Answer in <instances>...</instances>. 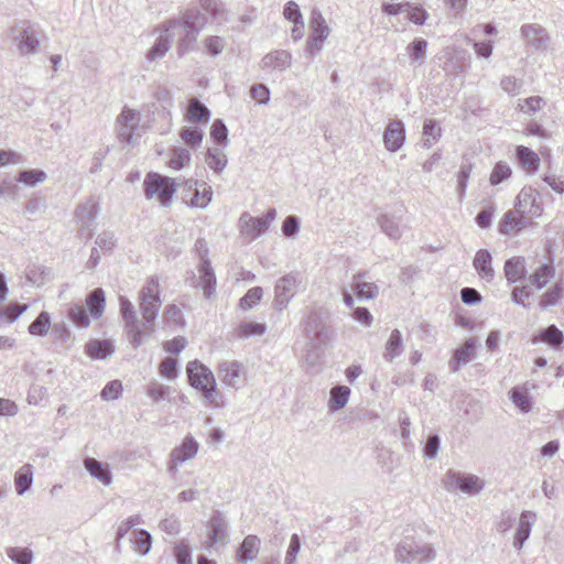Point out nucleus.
Segmentation results:
<instances>
[{
	"mask_svg": "<svg viewBox=\"0 0 564 564\" xmlns=\"http://www.w3.org/2000/svg\"><path fill=\"white\" fill-rule=\"evenodd\" d=\"M205 22L204 14L196 9H191L185 11L181 18L170 20L162 25L172 39L178 37L177 53L180 57L192 50Z\"/></svg>",
	"mask_w": 564,
	"mask_h": 564,
	"instance_id": "f257e3e1",
	"label": "nucleus"
},
{
	"mask_svg": "<svg viewBox=\"0 0 564 564\" xmlns=\"http://www.w3.org/2000/svg\"><path fill=\"white\" fill-rule=\"evenodd\" d=\"M161 290L158 276H151L141 288L138 296L139 308L142 315V327L144 335L154 332V324L161 307Z\"/></svg>",
	"mask_w": 564,
	"mask_h": 564,
	"instance_id": "f03ea898",
	"label": "nucleus"
},
{
	"mask_svg": "<svg viewBox=\"0 0 564 564\" xmlns=\"http://www.w3.org/2000/svg\"><path fill=\"white\" fill-rule=\"evenodd\" d=\"M9 36L22 56H30L37 53L40 46L39 31L30 21H20L9 31Z\"/></svg>",
	"mask_w": 564,
	"mask_h": 564,
	"instance_id": "7ed1b4c3",
	"label": "nucleus"
},
{
	"mask_svg": "<svg viewBox=\"0 0 564 564\" xmlns=\"http://www.w3.org/2000/svg\"><path fill=\"white\" fill-rule=\"evenodd\" d=\"M436 550L426 542H403L395 549V558L405 564H427L436 558Z\"/></svg>",
	"mask_w": 564,
	"mask_h": 564,
	"instance_id": "20e7f679",
	"label": "nucleus"
},
{
	"mask_svg": "<svg viewBox=\"0 0 564 564\" xmlns=\"http://www.w3.org/2000/svg\"><path fill=\"white\" fill-rule=\"evenodd\" d=\"M275 218V208H269L262 217H253L245 212L238 221L240 235L248 241H253L269 229Z\"/></svg>",
	"mask_w": 564,
	"mask_h": 564,
	"instance_id": "39448f33",
	"label": "nucleus"
},
{
	"mask_svg": "<svg viewBox=\"0 0 564 564\" xmlns=\"http://www.w3.org/2000/svg\"><path fill=\"white\" fill-rule=\"evenodd\" d=\"M143 186L147 198L155 197L163 206L170 204L175 193L173 180L158 173H149L145 176Z\"/></svg>",
	"mask_w": 564,
	"mask_h": 564,
	"instance_id": "423d86ee",
	"label": "nucleus"
},
{
	"mask_svg": "<svg viewBox=\"0 0 564 564\" xmlns=\"http://www.w3.org/2000/svg\"><path fill=\"white\" fill-rule=\"evenodd\" d=\"M442 482L443 487L449 492L459 489L462 492L469 495L478 494L484 489L485 486L484 480L478 476L471 474H462L455 470H448L445 474Z\"/></svg>",
	"mask_w": 564,
	"mask_h": 564,
	"instance_id": "0eeeda50",
	"label": "nucleus"
},
{
	"mask_svg": "<svg viewBox=\"0 0 564 564\" xmlns=\"http://www.w3.org/2000/svg\"><path fill=\"white\" fill-rule=\"evenodd\" d=\"M120 312L129 343L134 348L140 347L144 336L142 322L138 319L134 307L130 300L124 296H120Z\"/></svg>",
	"mask_w": 564,
	"mask_h": 564,
	"instance_id": "6e6552de",
	"label": "nucleus"
},
{
	"mask_svg": "<svg viewBox=\"0 0 564 564\" xmlns=\"http://www.w3.org/2000/svg\"><path fill=\"white\" fill-rule=\"evenodd\" d=\"M514 213L529 220L540 217L543 213L540 193L532 187H523L516 198Z\"/></svg>",
	"mask_w": 564,
	"mask_h": 564,
	"instance_id": "1a4fd4ad",
	"label": "nucleus"
},
{
	"mask_svg": "<svg viewBox=\"0 0 564 564\" xmlns=\"http://www.w3.org/2000/svg\"><path fill=\"white\" fill-rule=\"evenodd\" d=\"M199 449L198 442L194 438L193 435L187 434L182 443L174 447L170 455L169 460L166 463L167 471L171 475H175L178 471V466L187 460L193 459Z\"/></svg>",
	"mask_w": 564,
	"mask_h": 564,
	"instance_id": "9d476101",
	"label": "nucleus"
},
{
	"mask_svg": "<svg viewBox=\"0 0 564 564\" xmlns=\"http://www.w3.org/2000/svg\"><path fill=\"white\" fill-rule=\"evenodd\" d=\"M141 113L134 109L124 107L117 117L118 135L121 141L130 144L134 137L141 135Z\"/></svg>",
	"mask_w": 564,
	"mask_h": 564,
	"instance_id": "9b49d317",
	"label": "nucleus"
},
{
	"mask_svg": "<svg viewBox=\"0 0 564 564\" xmlns=\"http://www.w3.org/2000/svg\"><path fill=\"white\" fill-rule=\"evenodd\" d=\"M312 33L306 45V54L314 56L323 46V43L330 34V28L327 25L319 11H313L310 20Z\"/></svg>",
	"mask_w": 564,
	"mask_h": 564,
	"instance_id": "f8f14e48",
	"label": "nucleus"
},
{
	"mask_svg": "<svg viewBox=\"0 0 564 564\" xmlns=\"http://www.w3.org/2000/svg\"><path fill=\"white\" fill-rule=\"evenodd\" d=\"M301 283L299 273L291 272L280 278L274 286V305L278 310L286 308L290 301L296 293V289Z\"/></svg>",
	"mask_w": 564,
	"mask_h": 564,
	"instance_id": "ddd939ff",
	"label": "nucleus"
},
{
	"mask_svg": "<svg viewBox=\"0 0 564 564\" xmlns=\"http://www.w3.org/2000/svg\"><path fill=\"white\" fill-rule=\"evenodd\" d=\"M217 375L226 387L238 389L245 383L246 369L237 360H225L218 365Z\"/></svg>",
	"mask_w": 564,
	"mask_h": 564,
	"instance_id": "4468645a",
	"label": "nucleus"
},
{
	"mask_svg": "<svg viewBox=\"0 0 564 564\" xmlns=\"http://www.w3.org/2000/svg\"><path fill=\"white\" fill-rule=\"evenodd\" d=\"M186 371L191 386L197 390L214 384L216 381L212 370L198 360L188 362Z\"/></svg>",
	"mask_w": 564,
	"mask_h": 564,
	"instance_id": "2eb2a0df",
	"label": "nucleus"
},
{
	"mask_svg": "<svg viewBox=\"0 0 564 564\" xmlns=\"http://www.w3.org/2000/svg\"><path fill=\"white\" fill-rule=\"evenodd\" d=\"M208 540L207 546L210 547L215 544H227L229 542L228 538V523L223 513L216 512L214 513L208 521Z\"/></svg>",
	"mask_w": 564,
	"mask_h": 564,
	"instance_id": "dca6fc26",
	"label": "nucleus"
},
{
	"mask_svg": "<svg viewBox=\"0 0 564 564\" xmlns=\"http://www.w3.org/2000/svg\"><path fill=\"white\" fill-rule=\"evenodd\" d=\"M405 141L404 124L400 120H392L388 123L383 132V143L388 151L397 152Z\"/></svg>",
	"mask_w": 564,
	"mask_h": 564,
	"instance_id": "f3484780",
	"label": "nucleus"
},
{
	"mask_svg": "<svg viewBox=\"0 0 564 564\" xmlns=\"http://www.w3.org/2000/svg\"><path fill=\"white\" fill-rule=\"evenodd\" d=\"M536 521V513L533 511H523L520 514L519 523L513 539V547L517 551L522 550L525 541L531 534L532 527Z\"/></svg>",
	"mask_w": 564,
	"mask_h": 564,
	"instance_id": "a211bd4d",
	"label": "nucleus"
},
{
	"mask_svg": "<svg viewBox=\"0 0 564 564\" xmlns=\"http://www.w3.org/2000/svg\"><path fill=\"white\" fill-rule=\"evenodd\" d=\"M521 34L528 45L534 50L544 51L549 44L545 30L539 24H527L521 28Z\"/></svg>",
	"mask_w": 564,
	"mask_h": 564,
	"instance_id": "6ab92c4d",
	"label": "nucleus"
},
{
	"mask_svg": "<svg viewBox=\"0 0 564 564\" xmlns=\"http://www.w3.org/2000/svg\"><path fill=\"white\" fill-rule=\"evenodd\" d=\"M473 265L481 280L491 282L495 279L492 256L487 249H480L476 252Z\"/></svg>",
	"mask_w": 564,
	"mask_h": 564,
	"instance_id": "aec40b11",
	"label": "nucleus"
},
{
	"mask_svg": "<svg viewBox=\"0 0 564 564\" xmlns=\"http://www.w3.org/2000/svg\"><path fill=\"white\" fill-rule=\"evenodd\" d=\"M476 339L468 338L463 346L458 347L449 360L448 366L453 372H457L462 365L468 364L475 356Z\"/></svg>",
	"mask_w": 564,
	"mask_h": 564,
	"instance_id": "412c9836",
	"label": "nucleus"
},
{
	"mask_svg": "<svg viewBox=\"0 0 564 564\" xmlns=\"http://www.w3.org/2000/svg\"><path fill=\"white\" fill-rule=\"evenodd\" d=\"M377 223L381 230L391 239L398 240L402 236V216L397 214L384 213L377 218Z\"/></svg>",
	"mask_w": 564,
	"mask_h": 564,
	"instance_id": "4be33fe9",
	"label": "nucleus"
},
{
	"mask_svg": "<svg viewBox=\"0 0 564 564\" xmlns=\"http://www.w3.org/2000/svg\"><path fill=\"white\" fill-rule=\"evenodd\" d=\"M516 158L519 165L527 174H534L540 166V156L528 147L518 145L516 148Z\"/></svg>",
	"mask_w": 564,
	"mask_h": 564,
	"instance_id": "5701e85b",
	"label": "nucleus"
},
{
	"mask_svg": "<svg viewBox=\"0 0 564 564\" xmlns=\"http://www.w3.org/2000/svg\"><path fill=\"white\" fill-rule=\"evenodd\" d=\"M532 343H544L553 349H560L564 343V334L555 325H550L533 335Z\"/></svg>",
	"mask_w": 564,
	"mask_h": 564,
	"instance_id": "b1692460",
	"label": "nucleus"
},
{
	"mask_svg": "<svg viewBox=\"0 0 564 564\" xmlns=\"http://www.w3.org/2000/svg\"><path fill=\"white\" fill-rule=\"evenodd\" d=\"M292 63V55L290 52L280 50V51H273L268 53L263 58L261 59V67L263 69L270 68V69H278V70H285L291 66Z\"/></svg>",
	"mask_w": 564,
	"mask_h": 564,
	"instance_id": "393cba45",
	"label": "nucleus"
},
{
	"mask_svg": "<svg viewBox=\"0 0 564 564\" xmlns=\"http://www.w3.org/2000/svg\"><path fill=\"white\" fill-rule=\"evenodd\" d=\"M404 350L402 334L399 329H393L384 344L383 359L392 364Z\"/></svg>",
	"mask_w": 564,
	"mask_h": 564,
	"instance_id": "a878e982",
	"label": "nucleus"
},
{
	"mask_svg": "<svg viewBox=\"0 0 564 564\" xmlns=\"http://www.w3.org/2000/svg\"><path fill=\"white\" fill-rule=\"evenodd\" d=\"M99 213V205L98 202L90 197L85 203L77 206L76 209V217L82 224V228H88L96 219L97 215Z\"/></svg>",
	"mask_w": 564,
	"mask_h": 564,
	"instance_id": "bb28decb",
	"label": "nucleus"
},
{
	"mask_svg": "<svg viewBox=\"0 0 564 564\" xmlns=\"http://www.w3.org/2000/svg\"><path fill=\"white\" fill-rule=\"evenodd\" d=\"M505 275L509 283H517L527 274L525 260L522 257H513L505 263Z\"/></svg>",
	"mask_w": 564,
	"mask_h": 564,
	"instance_id": "cd10ccee",
	"label": "nucleus"
},
{
	"mask_svg": "<svg viewBox=\"0 0 564 564\" xmlns=\"http://www.w3.org/2000/svg\"><path fill=\"white\" fill-rule=\"evenodd\" d=\"M199 284L206 299L210 297L216 288V276L212 268L210 260L199 262Z\"/></svg>",
	"mask_w": 564,
	"mask_h": 564,
	"instance_id": "c85d7f7f",
	"label": "nucleus"
},
{
	"mask_svg": "<svg viewBox=\"0 0 564 564\" xmlns=\"http://www.w3.org/2000/svg\"><path fill=\"white\" fill-rule=\"evenodd\" d=\"M260 543V539L257 535H247L238 550V561L247 563L254 560L259 554Z\"/></svg>",
	"mask_w": 564,
	"mask_h": 564,
	"instance_id": "c756f323",
	"label": "nucleus"
},
{
	"mask_svg": "<svg viewBox=\"0 0 564 564\" xmlns=\"http://www.w3.org/2000/svg\"><path fill=\"white\" fill-rule=\"evenodd\" d=\"M172 40L171 34L165 31V28H162L160 35L147 54V59L154 62L165 56L171 47Z\"/></svg>",
	"mask_w": 564,
	"mask_h": 564,
	"instance_id": "7c9ffc66",
	"label": "nucleus"
},
{
	"mask_svg": "<svg viewBox=\"0 0 564 564\" xmlns=\"http://www.w3.org/2000/svg\"><path fill=\"white\" fill-rule=\"evenodd\" d=\"M85 468L96 479L101 481L105 486H109L112 481L111 473L108 466L95 458H86Z\"/></svg>",
	"mask_w": 564,
	"mask_h": 564,
	"instance_id": "2f4dec72",
	"label": "nucleus"
},
{
	"mask_svg": "<svg viewBox=\"0 0 564 564\" xmlns=\"http://www.w3.org/2000/svg\"><path fill=\"white\" fill-rule=\"evenodd\" d=\"M365 275V273H358L354 276L352 290L359 299L372 300L378 295L379 289L375 283L361 281Z\"/></svg>",
	"mask_w": 564,
	"mask_h": 564,
	"instance_id": "473e14b6",
	"label": "nucleus"
},
{
	"mask_svg": "<svg viewBox=\"0 0 564 564\" xmlns=\"http://www.w3.org/2000/svg\"><path fill=\"white\" fill-rule=\"evenodd\" d=\"M328 400V411L337 412L343 409L349 399L350 389L347 386H336L332 388Z\"/></svg>",
	"mask_w": 564,
	"mask_h": 564,
	"instance_id": "72a5a7b5",
	"label": "nucleus"
},
{
	"mask_svg": "<svg viewBox=\"0 0 564 564\" xmlns=\"http://www.w3.org/2000/svg\"><path fill=\"white\" fill-rule=\"evenodd\" d=\"M85 351L94 359H106L113 354L115 348L109 340H91L86 344Z\"/></svg>",
	"mask_w": 564,
	"mask_h": 564,
	"instance_id": "f704fd0d",
	"label": "nucleus"
},
{
	"mask_svg": "<svg viewBox=\"0 0 564 564\" xmlns=\"http://www.w3.org/2000/svg\"><path fill=\"white\" fill-rule=\"evenodd\" d=\"M33 484L32 465L25 464L15 473L14 485L18 495L25 494Z\"/></svg>",
	"mask_w": 564,
	"mask_h": 564,
	"instance_id": "c9c22d12",
	"label": "nucleus"
},
{
	"mask_svg": "<svg viewBox=\"0 0 564 564\" xmlns=\"http://www.w3.org/2000/svg\"><path fill=\"white\" fill-rule=\"evenodd\" d=\"M205 162L215 173H221L228 163L227 155L219 148H209L206 152Z\"/></svg>",
	"mask_w": 564,
	"mask_h": 564,
	"instance_id": "e433bc0d",
	"label": "nucleus"
},
{
	"mask_svg": "<svg viewBox=\"0 0 564 564\" xmlns=\"http://www.w3.org/2000/svg\"><path fill=\"white\" fill-rule=\"evenodd\" d=\"M529 223L530 220L527 217L520 215L516 216L513 212H508L500 223V232L509 234L513 230H521L527 227Z\"/></svg>",
	"mask_w": 564,
	"mask_h": 564,
	"instance_id": "4c0bfd02",
	"label": "nucleus"
},
{
	"mask_svg": "<svg viewBox=\"0 0 564 564\" xmlns=\"http://www.w3.org/2000/svg\"><path fill=\"white\" fill-rule=\"evenodd\" d=\"M86 304L90 315L94 318H99L105 310V293L101 289H95L86 299Z\"/></svg>",
	"mask_w": 564,
	"mask_h": 564,
	"instance_id": "58836bf2",
	"label": "nucleus"
},
{
	"mask_svg": "<svg viewBox=\"0 0 564 564\" xmlns=\"http://www.w3.org/2000/svg\"><path fill=\"white\" fill-rule=\"evenodd\" d=\"M509 394L511 401L520 411L527 413L532 409L531 397L524 386L512 388Z\"/></svg>",
	"mask_w": 564,
	"mask_h": 564,
	"instance_id": "ea45409f",
	"label": "nucleus"
},
{
	"mask_svg": "<svg viewBox=\"0 0 564 564\" xmlns=\"http://www.w3.org/2000/svg\"><path fill=\"white\" fill-rule=\"evenodd\" d=\"M564 295V288L562 284L556 283L549 291L543 293L539 301V307L541 310H547L550 307L556 306L560 304L561 300Z\"/></svg>",
	"mask_w": 564,
	"mask_h": 564,
	"instance_id": "a19ab883",
	"label": "nucleus"
},
{
	"mask_svg": "<svg viewBox=\"0 0 564 564\" xmlns=\"http://www.w3.org/2000/svg\"><path fill=\"white\" fill-rule=\"evenodd\" d=\"M426 40L419 37L411 42L406 47L411 63L417 65L423 64L426 58Z\"/></svg>",
	"mask_w": 564,
	"mask_h": 564,
	"instance_id": "79ce46f5",
	"label": "nucleus"
},
{
	"mask_svg": "<svg viewBox=\"0 0 564 564\" xmlns=\"http://www.w3.org/2000/svg\"><path fill=\"white\" fill-rule=\"evenodd\" d=\"M51 327V315L43 311L29 325V333L32 336L43 337L47 335Z\"/></svg>",
	"mask_w": 564,
	"mask_h": 564,
	"instance_id": "37998d69",
	"label": "nucleus"
},
{
	"mask_svg": "<svg viewBox=\"0 0 564 564\" xmlns=\"http://www.w3.org/2000/svg\"><path fill=\"white\" fill-rule=\"evenodd\" d=\"M554 276V268L550 264H542L534 273L529 276L532 285L536 289L544 288L549 281Z\"/></svg>",
	"mask_w": 564,
	"mask_h": 564,
	"instance_id": "c03bdc74",
	"label": "nucleus"
},
{
	"mask_svg": "<svg viewBox=\"0 0 564 564\" xmlns=\"http://www.w3.org/2000/svg\"><path fill=\"white\" fill-rule=\"evenodd\" d=\"M199 186L202 188H195L189 205L192 207L206 208L212 200L213 191L206 183H202Z\"/></svg>",
	"mask_w": 564,
	"mask_h": 564,
	"instance_id": "a18cd8bd",
	"label": "nucleus"
},
{
	"mask_svg": "<svg viewBox=\"0 0 564 564\" xmlns=\"http://www.w3.org/2000/svg\"><path fill=\"white\" fill-rule=\"evenodd\" d=\"M187 116L191 121H208L210 111L198 99L193 98L189 100Z\"/></svg>",
	"mask_w": 564,
	"mask_h": 564,
	"instance_id": "49530a36",
	"label": "nucleus"
},
{
	"mask_svg": "<svg viewBox=\"0 0 564 564\" xmlns=\"http://www.w3.org/2000/svg\"><path fill=\"white\" fill-rule=\"evenodd\" d=\"M191 161V153L185 148H174L171 151L170 159L167 161L169 167L172 170H181L187 165Z\"/></svg>",
	"mask_w": 564,
	"mask_h": 564,
	"instance_id": "de8ad7c7",
	"label": "nucleus"
},
{
	"mask_svg": "<svg viewBox=\"0 0 564 564\" xmlns=\"http://www.w3.org/2000/svg\"><path fill=\"white\" fill-rule=\"evenodd\" d=\"M511 175V166L505 161H499L495 164L490 173L489 183L492 186L499 185L503 181L508 180Z\"/></svg>",
	"mask_w": 564,
	"mask_h": 564,
	"instance_id": "09e8293b",
	"label": "nucleus"
},
{
	"mask_svg": "<svg viewBox=\"0 0 564 564\" xmlns=\"http://www.w3.org/2000/svg\"><path fill=\"white\" fill-rule=\"evenodd\" d=\"M442 130L435 120L426 119L423 126V144L430 149L441 138Z\"/></svg>",
	"mask_w": 564,
	"mask_h": 564,
	"instance_id": "8fccbe9b",
	"label": "nucleus"
},
{
	"mask_svg": "<svg viewBox=\"0 0 564 564\" xmlns=\"http://www.w3.org/2000/svg\"><path fill=\"white\" fill-rule=\"evenodd\" d=\"M141 523V518L138 514L131 516L124 521H122L117 529L116 532V546L115 550L120 553L121 552V540L127 535V533L135 525Z\"/></svg>",
	"mask_w": 564,
	"mask_h": 564,
	"instance_id": "3c124183",
	"label": "nucleus"
},
{
	"mask_svg": "<svg viewBox=\"0 0 564 564\" xmlns=\"http://www.w3.org/2000/svg\"><path fill=\"white\" fill-rule=\"evenodd\" d=\"M7 556L13 561L15 564H32L33 563V552L28 547H18L11 546L8 547Z\"/></svg>",
	"mask_w": 564,
	"mask_h": 564,
	"instance_id": "603ef678",
	"label": "nucleus"
},
{
	"mask_svg": "<svg viewBox=\"0 0 564 564\" xmlns=\"http://www.w3.org/2000/svg\"><path fill=\"white\" fill-rule=\"evenodd\" d=\"M132 543L134 545L135 552H138L140 555H147L151 550V534L145 530H139L134 532Z\"/></svg>",
	"mask_w": 564,
	"mask_h": 564,
	"instance_id": "864d4df0",
	"label": "nucleus"
},
{
	"mask_svg": "<svg viewBox=\"0 0 564 564\" xmlns=\"http://www.w3.org/2000/svg\"><path fill=\"white\" fill-rule=\"evenodd\" d=\"M545 105L546 100L544 98L540 96H532L523 100H520L517 106V109L527 115H533L543 109Z\"/></svg>",
	"mask_w": 564,
	"mask_h": 564,
	"instance_id": "5fc2aeb1",
	"label": "nucleus"
},
{
	"mask_svg": "<svg viewBox=\"0 0 564 564\" xmlns=\"http://www.w3.org/2000/svg\"><path fill=\"white\" fill-rule=\"evenodd\" d=\"M199 391L202 392L204 401L207 404H209L214 408H223L225 405L224 395L217 389L216 382L208 387H203V389Z\"/></svg>",
	"mask_w": 564,
	"mask_h": 564,
	"instance_id": "6e6d98bb",
	"label": "nucleus"
},
{
	"mask_svg": "<svg viewBox=\"0 0 564 564\" xmlns=\"http://www.w3.org/2000/svg\"><path fill=\"white\" fill-rule=\"evenodd\" d=\"M199 391L202 392L204 401L207 404H209L214 408H223L225 405L224 395L217 389L216 382L208 387H203V389Z\"/></svg>",
	"mask_w": 564,
	"mask_h": 564,
	"instance_id": "4d7b16f0",
	"label": "nucleus"
},
{
	"mask_svg": "<svg viewBox=\"0 0 564 564\" xmlns=\"http://www.w3.org/2000/svg\"><path fill=\"white\" fill-rule=\"evenodd\" d=\"M265 325L256 322H242L238 327V336L240 338H249L251 336H261L265 333Z\"/></svg>",
	"mask_w": 564,
	"mask_h": 564,
	"instance_id": "13d9d810",
	"label": "nucleus"
},
{
	"mask_svg": "<svg viewBox=\"0 0 564 564\" xmlns=\"http://www.w3.org/2000/svg\"><path fill=\"white\" fill-rule=\"evenodd\" d=\"M46 180V173L42 170H24L19 173L18 181L26 186H35Z\"/></svg>",
	"mask_w": 564,
	"mask_h": 564,
	"instance_id": "bf43d9fd",
	"label": "nucleus"
},
{
	"mask_svg": "<svg viewBox=\"0 0 564 564\" xmlns=\"http://www.w3.org/2000/svg\"><path fill=\"white\" fill-rule=\"evenodd\" d=\"M67 316L78 327H87L90 324L89 316L82 305L74 304L69 306Z\"/></svg>",
	"mask_w": 564,
	"mask_h": 564,
	"instance_id": "052dcab7",
	"label": "nucleus"
},
{
	"mask_svg": "<svg viewBox=\"0 0 564 564\" xmlns=\"http://www.w3.org/2000/svg\"><path fill=\"white\" fill-rule=\"evenodd\" d=\"M203 9L218 21L227 20L224 4L220 0H200Z\"/></svg>",
	"mask_w": 564,
	"mask_h": 564,
	"instance_id": "680f3d73",
	"label": "nucleus"
},
{
	"mask_svg": "<svg viewBox=\"0 0 564 564\" xmlns=\"http://www.w3.org/2000/svg\"><path fill=\"white\" fill-rule=\"evenodd\" d=\"M473 165L470 163H463L457 173V193L459 200L465 197L467 183L471 173Z\"/></svg>",
	"mask_w": 564,
	"mask_h": 564,
	"instance_id": "e2e57ef3",
	"label": "nucleus"
},
{
	"mask_svg": "<svg viewBox=\"0 0 564 564\" xmlns=\"http://www.w3.org/2000/svg\"><path fill=\"white\" fill-rule=\"evenodd\" d=\"M180 135L188 147L196 148L200 144L204 133L198 128H184Z\"/></svg>",
	"mask_w": 564,
	"mask_h": 564,
	"instance_id": "0e129e2a",
	"label": "nucleus"
},
{
	"mask_svg": "<svg viewBox=\"0 0 564 564\" xmlns=\"http://www.w3.org/2000/svg\"><path fill=\"white\" fill-rule=\"evenodd\" d=\"M262 289L254 286L248 290V292L240 300V307L243 311L252 308L262 297Z\"/></svg>",
	"mask_w": 564,
	"mask_h": 564,
	"instance_id": "69168bd1",
	"label": "nucleus"
},
{
	"mask_svg": "<svg viewBox=\"0 0 564 564\" xmlns=\"http://www.w3.org/2000/svg\"><path fill=\"white\" fill-rule=\"evenodd\" d=\"M164 322L173 326H183V315L181 310L175 304H170L165 307L163 314Z\"/></svg>",
	"mask_w": 564,
	"mask_h": 564,
	"instance_id": "338daca9",
	"label": "nucleus"
},
{
	"mask_svg": "<svg viewBox=\"0 0 564 564\" xmlns=\"http://www.w3.org/2000/svg\"><path fill=\"white\" fill-rule=\"evenodd\" d=\"M174 555L176 557L177 564H193L191 549L183 541H180L175 544Z\"/></svg>",
	"mask_w": 564,
	"mask_h": 564,
	"instance_id": "774afa93",
	"label": "nucleus"
}]
</instances>
